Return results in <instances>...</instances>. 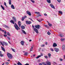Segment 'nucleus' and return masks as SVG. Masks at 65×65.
<instances>
[{
  "label": "nucleus",
  "instance_id": "nucleus-33",
  "mask_svg": "<svg viewBox=\"0 0 65 65\" xmlns=\"http://www.w3.org/2000/svg\"><path fill=\"white\" fill-rule=\"evenodd\" d=\"M37 20L38 22H41V19H40L39 20H38V19H37Z\"/></svg>",
  "mask_w": 65,
  "mask_h": 65
},
{
  "label": "nucleus",
  "instance_id": "nucleus-26",
  "mask_svg": "<svg viewBox=\"0 0 65 65\" xmlns=\"http://www.w3.org/2000/svg\"><path fill=\"white\" fill-rule=\"evenodd\" d=\"M58 13L60 14H61V15H62V14H63L62 12V11H58Z\"/></svg>",
  "mask_w": 65,
  "mask_h": 65
},
{
  "label": "nucleus",
  "instance_id": "nucleus-29",
  "mask_svg": "<svg viewBox=\"0 0 65 65\" xmlns=\"http://www.w3.org/2000/svg\"><path fill=\"white\" fill-rule=\"evenodd\" d=\"M47 22L48 23V25H49L50 27H51V26H52V25L50 23L48 22L47 21Z\"/></svg>",
  "mask_w": 65,
  "mask_h": 65
},
{
  "label": "nucleus",
  "instance_id": "nucleus-14",
  "mask_svg": "<svg viewBox=\"0 0 65 65\" xmlns=\"http://www.w3.org/2000/svg\"><path fill=\"white\" fill-rule=\"evenodd\" d=\"M57 46V44L55 43H53V47H56V46Z\"/></svg>",
  "mask_w": 65,
  "mask_h": 65
},
{
  "label": "nucleus",
  "instance_id": "nucleus-3",
  "mask_svg": "<svg viewBox=\"0 0 65 65\" xmlns=\"http://www.w3.org/2000/svg\"><path fill=\"white\" fill-rule=\"evenodd\" d=\"M35 28H37V29H39V28H40V27H41V26L39 25H35Z\"/></svg>",
  "mask_w": 65,
  "mask_h": 65
},
{
  "label": "nucleus",
  "instance_id": "nucleus-39",
  "mask_svg": "<svg viewBox=\"0 0 65 65\" xmlns=\"http://www.w3.org/2000/svg\"><path fill=\"white\" fill-rule=\"evenodd\" d=\"M24 55L25 56H27V55H28V53H27V52H26L24 54Z\"/></svg>",
  "mask_w": 65,
  "mask_h": 65
},
{
  "label": "nucleus",
  "instance_id": "nucleus-19",
  "mask_svg": "<svg viewBox=\"0 0 65 65\" xmlns=\"http://www.w3.org/2000/svg\"><path fill=\"white\" fill-rule=\"evenodd\" d=\"M11 7L12 9H15V8H14V6L13 5H11Z\"/></svg>",
  "mask_w": 65,
  "mask_h": 65
},
{
  "label": "nucleus",
  "instance_id": "nucleus-20",
  "mask_svg": "<svg viewBox=\"0 0 65 65\" xmlns=\"http://www.w3.org/2000/svg\"><path fill=\"white\" fill-rule=\"evenodd\" d=\"M3 26L4 27H5V28H8V29L9 28V27L8 26H7L5 25H4Z\"/></svg>",
  "mask_w": 65,
  "mask_h": 65
},
{
  "label": "nucleus",
  "instance_id": "nucleus-54",
  "mask_svg": "<svg viewBox=\"0 0 65 65\" xmlns=\"http://www.w3.org/2000/svg\"><path fill=\"white\" fill-rule=\"evenodd\" d=\"M4 5H5V6L6 5V3H5V2L4 3Z\"/></svg>",
  "mask_w": 65,
  "mask_h": 65
},
{
  "label": "nucleus",
  "instance_id": "nucleus-46",
  "mask_svg": "<svg viewBox=\"0 0 65 65\" xmlns=\"http://www.w3.org/2000/svg\"><path fill=\"white\" fill-rule=\"evenodd\" d=\"M7 38L8 40H10V38L9 37H7Z\"/></svg>",
  "mask_w": 65,
  "mask_h": 65
},
{
  "label": "nucleus",
  "instance_id": "nucleus-28",
  "mask_svg": "<svg viewBox=\"0 0 65 65\" xmlns=\"http://www.w3.org/2000/svg\"><path fill=\"white\" fill-rule=\"evenodd\" d=\"M47 1L48 3H51V0H47Z\"/></svg>",
  "mask_w": 65,
  "mask_h": 65
},
{
  "label": "nucleus",
  "instance_id": "nucleus-13",
  "mask_svg": "<svg viewBox=\"0 0 65 65\" xmlns=\"http://www.w3.org/2000/svg\"><path fill=\"white\" fill-rule=\"evenodd\" d=\"M27 18V17H22L21 19L22 21H24V19H25V18Z\"/></svg>",
  "mask_w": 65,
  "mask_h": 65
},
{
  "label": "nucleus",
  "instance_id": "nucleus-9",
  "mask_svg": "<svg viewBox=\"0 0 65 65\" xmlns=\"http://www.w3.org/2000/svg\"><path fill=\"white\" fill-rule=\"evenodd\" d=\"M50 6L52 8H53V9H55V7L52 4H50Z\"/></svg>",
  "mask_w": 65,
  "mask_h": 65
},
{
  "label": "nucleus",
  "instance_id": "nucleus-37",
  "mask_svg": "<svg viewBox=\"0 0 65 65\" xmlns=\"http://www.w3.org/2000/svg\"><path fill=\"white\" fill-rule=\"evenodd\" d=\"M59 60L60 61L62 62V61H63V59L62 58H60L59 59Z\"/></svg>",
  "mask_w": 65,
  "mask_h": 65
},
{
  "label": "nucleus",
  "instance_id": "nucleus-51",
  "mask_svg": "<svg viewBox=\"0 0 65 65\" xmlns=\"http://www.w3.org/2000/svg\"><path fill=\"white\" fill-rule=\"evenodd\" d=\"M29 19H30V20H31V21H32V22H34L33 20H32V19H31V18H29Z\"/></svg>",
  "mask_w": 65,
  "mask_h": 65
},
{
  "label": "nucleus",
  "instance_id": "nucleus-53",
  "mask_svg": "<svg viewBox=\"0 0 65 65\" xmlns=\"http://www.w3.org/2000/svg\"><path fill=\"white\" fill-rule=\"evenodd\" d=\"M44 15L45 16H47V14L46 13H44Z\"/></svg>",
  "mask_w": 65,
  "mask_h": 65
},
{
  "label": "nucleus",
  "instance_id": "nucleus-42",
  "mask_svg": "<svg viewBox=\"0 0 65 65\" xmlns=\"http://www.w3.org/2000/svg\"><path fill=\"white\" fill-rule=\"evenodd\" d=\"M47 34L48 35H51V33L50 32H47Z\"/></svg>",
  "mask_w": 65,
  "mask_h": 65
},
{
  "label": "nucleus",
  "instance_id": "nucleus-1",
  "mask_svg": "<svg viewBox=\"0 0 65 65\" xmlns=\"http://www.w3.org/2000/svg\"><path fill=\"white\" fill-rule=\"evenodd\" d=\"M7 54L8 58L9 59H11L12 57V55L9 53H7Z\"/></svg>",
  "mask_w": 65,
  "mask_h": 65
},
{
  "label": "nucleus",
  "instance_id": "nucleus-27",
  "mask_svg": "<svg viewBox=\"0 0 65 65\" xmlns=\"http://www.w3.org/2000/svg\"><path fill=\"white\" fill-rule=\"evenodd\" d=\"M21 28L22 29H25V27L24 26H21Z\"/></svg>",
  "mask_w": 65,
  "mask_h": 65
},
{
  "label": "nucleus",
  "instance_id": "nucleus-31",
  "mask_svg": "<svg viewBox=\"0 0 65 65\" xmlns=\"http://www.w3.org/2000/svg\"><path fill=\"white\" fill-rule=\"evenodd\" d=\"M44 26L45 27H46L47 28H49V27H48V26H47V25H44Z\"/></svg>",
  "mask_w": 65,
  "mask_h": 65
},
{
  "label": "nucleus",
  "instance_id": "nucleus-64",
  "mask_svg": "<svg viewBox=\"0 0 65 65\" xmlns=\"http://www.w3.org/2000/svg\"><path fill=\"white\" fill-rule=\"evenodd\" d=\"M39 65H42V63H39Z\"/></svg>",
  "mask_w": 65,
  "mask_h": 65
},
{
  "label": "nucleus",
  "instance_id": "nucleus-4",
  "mask_svg": "<svg viewBox=\"0 0 65 65\" xmlns=\"http://www.w3.org/2000/svg\"><path fill=\"white\" fill-rule=\"evenodd\" d=\"M41 55H38L37 56V57H36V59H38L39 57H41V56H42L43 55V54L42 53H40Z\"/></svg>",
  "mask_w": 65,
  "mask_h": 65
},
{
  "label": "nucleus",
  "instance_id": "nucleus-16",
  "mask_svg": "<svg viewBox=\"0 0 65 65\" xmlns=\"http://www.w3.org/2000/svg\"><path fill=\"white\" fill-rule=\"evenodd\" d=\"M46 63L48 65H51V62L49 61H47L46 62Z\"/></svg>",
  "mask_w": 65,
  "mask_h": 65
},
{
  "label": "nucleus",
  "instance_id": "nucleus-6",
  "mask_svg": "<svg viewBox=\"0 0 65 65\" xmlns=\"http://www.w3.org/2000/svg\"><path fill=\"white\" fill-rule=\"evenodd\" d=\"M27 14H28L29 15V16H31V13L29 11H26Z\"/></svg>",
  "mask_w": 65,
  "mask_h": 65
},
{
  "label": "nucleus",
  "instance_id": "nucleus-56",
  "mask_svg": "<svg viewBox=\"0 0 65 65\" xmlns=\"http://www.w3.org/2000/svg\"><path fill=\"white\" fill-rule=\"evenodd\" d=\"M63 59L65 60V55H64V57H63Z\"/></svg>",
  "mask_w": 65,
  "mask_h": 65
},
{
  "label": "nucleus",
  "instance_id": "nucleus-32",
  "mask_svg": "<svg viewBox=\"0 0 65 65\" xmlns=\"http://www.w3.org/2000/svg\"><path fill=\"white\" fill-rule=\"evenodd\" d=\"M1 7L3 9V10H4V7L2 5H1Z\"/></svg>",
  "mask_w": 65,
  "mask_h": 65
},
{
  "label": "nucleus",
  "instance_id": "nucleus-23",
  "mask_svg": "<svg viewBox=\"0 0 65 65\" xmlns=\"http://www.w3.org/2000/svg\"><path fill=\"white\" fill-rule=\"evenodd\" d=\"M22 32H23L24 34H25V35H26V34H27V33H26V32H25V31L24 30H22Z\"/></svg>",
  "mask_w": 65,
  "mask_h": 65
},
{
  "label": "nucleus",
  "instance_id": "nucleus-18",
  "mask_svg": "<svg viewBox=\"0 0 65 65\" xmlns=\"http://www.w3.org/2000/svg\"><path fill=\"white\" fill-rule=\"evenodd\" d=\"M1 48L2 51H4V52H5V49H4V48L3 47L1 46Z\"/></svg>",
  "mask_w": 65,
  "mask_h": 65
},
{
  "label": "nucleus",
  "instance_id": "nucleus-60",
  "mask_svg": "<svg viewBox=\"0 0 65 65\" xmlns=\"http://www.w3.org/2000/svg\"><path fill=\"white\" fill-rule=\"evenodd\" d=\"M13 21L11 20V21H10V22H11V23H12Z\"/></svg>",
  "mask_w": 65,
  "mask_h": 65
},
{
  "label": "nucleus",
  "instance_id": "nucleus-21",
  "mask_svg": "<svg viewBox=\"0 0 65 65\" xmlns=\"http://www.w3.org/2000/svg\"><path fill=\"white\" fill-rule=\"evenodd\" d=\"M3 26L4 27H5V28H8V29L9 28V27L8 26H7L5 25H4Z\"/></svg>",
  "mask_w": 65,
  "mask_h": 65
},
{
  "label": "nucleus",
  "instance_id": "nucleus-47",
  "mask_svg": "<svg viewBox=\"0 0 65 65\" xmlns=\"http://www.w3.org/2000/svg\"><path fill=\"white\" fill-rule=\"evenodd\" d=\"M0 57H3V55L1 54L0 55Z\"/></svg>",
  "mask_w": 65,
  "mask_h": 65
},
{
  "label": "nucleus",
  "instance_id": "nucleus-58",
  "mask_svg": "<svg viewBox=\"0 0 65 65\" xmlns=\"http://www.w3.org/2000/svg\"><path fill=\"white\" fill-rule=\"evenodd\" d=\"M32 28L34 29V25H32Z\"/></svg>",
  "mask_w": 65,
  "mask_h": 65
},
{
  "label": "nucleus",
  "instance_id": "nucleus-22",
  "mask_svg": "<svg viewBox=\"0 0 65 65\" xmlns=\"http://www.w3.org/2000/svg\"><path fill=\"white\" fill-rule=\"evenodd\" d=\"M13 19L14 20V22H16V18H15V17H13Z\"/></svg>",
  "mask_w": 65,
  "mask_h": 65
},
{
  "label": "nucleus",
  "instance_id": "nucleus-17",
  "mask_svg": "<svg viewBox=\"0 0 65 65\" xmlns=\"http://www.w3.org/2000/svg\"><path fill=\"white\" fill-rule=\"evenodd\" d=\"M21 45H24V42L23 41H21Z\"/></svg>",
  "mask_w": 65,
  "mask_h": 65
},
{
  "label": "nucleus",
  "instance_id": "nucleus-25",
  "mask_svg": "<svg viewBox=\"0 0 65 65\" xmlns=\"http://www.w3.org/2000/svg\"><path fill=\"white\" fill-rule=\"evenodd\" d=\"M9 5H11V0H9Z\"/></svg>",
  "mask_w": 65,
  "mask_h": 65
},
{
  "label": "nucleus",
  "instance_id": "nucleus-41",
  "mask_svg": "<svg viewBox=\"0 0 65 65\" xmlns=\"http://www.w3.org/2000/svg\"><path fill=\"white\" fill-rule=\"evenodd\" d=\"M33 49V47L32 46L31 48H30V51H32V50Z\"/></svg>",
  "mask_w": 65,
  "mask_h": 65
},
{
  "label": "nucleus",
  "instance_id": "nucleus-38",
  "mask_svg": "<svg viewBox=\"0 0 65 65\" xmlns=\"http://www.w3.org/2000/svg\"><path fill=\"white\" fill-rule=\"evenodd\" d=\"M7 35H8V36H10V34H9V32H7Z\"/></svg>",
  "mask_w": 65,
  "mask_h": 65
},
{
  "label": "nucleus",
  "instance_id": "nucleus-55",
  "mask_svg": "<svg viewBox=\"0 0 65 65\" xmlns=\"http://www.w3.org/2000/svg\"><path fill=\"white\" fill-rule=\"evenodd\" d=\"M29 64L28 63H27L26 64H25L24 65H29Z\"/></svg>",
  "mask_w": 65,
  "mask_h": 65
},
{
  "label": "nucleus",
  "instance_id": "nucleus-24",
  "mask_svg": "<svg viewBox=\"0 0 65 65\" xmlns=\"http://www.w3.org/2000/svg\"><path fill=\"white\" fill-rule=\"evenodd\" d=\"M48 58H51V53L48 54Z\"/></svg>",
  "mask_w": 65,
  "mask_h": 65
},
{
  "label": "nucleus",
  "instance_id": "nucleus-34",
  "mask_svg": "<svg viewBox=\"0 0 65 65\" xmlns=\"http://www.w3.org/2000/svg\"><path fill=\"white\" fill-rule=\"evenodd\" d=\"M35 13L36 14H40V12H35Z\"/></svg>",
  "mask_w": 65,
  "mask_h": 65
},
{
  "label": "nucleus",
  "instance_id": "nucleus-30",
  "mask_svg": "<svg viewBox=\"0 0 65 65\" xmlns=\"http://www.w3.org/2000/svg\"><path fill=\"white\" fill-rule=\"evenodd\" d=\"M18 65H22V64H21V63L19 61H18V63H17Z\"/></svg>",
  "mask_w": 65,
  "mask_h": 65
},
{
  "label": "nucleus",
  "instance_id": "nucleus-10",
  "mask_svg": "<svg viewBox=\"0 0 65 65\" xmlns=\"http://www.w3.org/2000/svg\"><path fill=\"white\" fill-rule=\"evenodd\" d=\"M18 24L19 25V27H21V21H18Z\"/></svg>",
  "mask_w": 65,
  "mask_h": 65
},
{
  "label": "nucleus",
  "instance_id": "nucleus-59",
  "mask_svg": "<svg viewBox=\"0 0 65 65\" xmlns=\"http://www.w3.org/2000/svg\"><path fill=\"white\" fill-rule=\"evenodd\" d=\"M45 44H46V45H47V42H46L45 43Z\"/></svg>",
  "mask_w": 65,
  "mask_h": 65
},
{
  "label": "nucleus",
  "instance_id": "nucleus-12",
  "mask_svg": "<svg viewBox=\"0 0 65 65\" xmlns=\"http://www.w3.org/2000/svg\"><path fill=\"white\" fill-rule=\"evenodd\" d=\"M62 49L63 50H65V45H63L62 46Z\"/></svg>",
  "mask_w": 65,
  "mask_h": 65
},
{
  "label": "nucleus",
  "instance_id": "nucleus-35",
  "mask_svg": "<svg viewBox=\"0 0 65 65\" xmlns=\"http://www.w3.org/2000/svg\"><path fill=\"white\" fill-rule=\"evenodd\" d=\"M44 57L45 58H46V59H47L48 58V56L46 55H45L44 56Z\"/></svg>",
  "mask_w": 65,
  "mask_h": 65
},
{
  "label": "nucleus",
  "instance_id": "nucleus-8",
  "mask_svg": "<svg viewBox=\"0 0 65 65\" xmlns=\"http://www.w3.org/2000/svg\"><path fill=\"white\" fill-rule=\"evenodd\" d=\"M54 50L56 52H58V51H59V49L57 48H55Z\"/></svg>",
  "mask_w": 65,
  "mask_h": 65
},
{
  "label": "nucleus",
  "instance_id": "nucleus-44",
  "mask_svg": "<svg viewBox=\"0 0 65 65\" xmlns=\"http://www.w3.org/2000/svg\"><path fill=\"white\" fill-rule=\"evenodd\" d=\"M57 2L59 3L61 2V0H57Z\"/></svg>",
  "mask_w": 65,
  "mask_h": 65
},
{
  "label": "nucleus",
  "instance_id": "nucleus-49",
  "mask_svg": "<svg viewBox=\"0 0 65 65\" xmlns=\"http://www.w3.org/2000/svg\"><path fill=\"white\" fill-rule=\"evenodd\" d=\"M11 50L12 51L14 52H15V51H14V49H12V48H11Z\"/></svg>",
  "mask_w": 65,
  "mask_h": 65
},
{
  "label": "nucleus",
  "instance_id": "nucleus-2",
  "mask_svg": "<svg viewBox=\"0 0 65 65\" xmlns=\"http://www.w3.org/2000/svg\"><path fill=\"white\" fill-rule=\"evenodd\" d=\"M15 25L14 24V26L15 29L17 30H19V29H20V28L18 26V25H17L16 23H15Z\"/></svg>",
  "mask_w": 65,
  "mask_h": 65
},
{
  "label": "nucleus",
  "instance_id": "nucleus-52",
  "mask_svg": "<svg viewBox=\"0 0 65 65\" xmlns=\"http://www.w3.org/2000/svg\"><path fill=\"white\" fill-rule=\"evenodd\" d=\"M4 37H6L7 36V35H4Z\"/></svg>",
  "mask_w": 65,
  "mask_h": 65
},
{
  "label": "nucleus",
  "instance_id": "nucleus-43",
  "mask_svg": "<svg viewBox=\"0 0 65 65\" xmlns=\"http://www.w3.org/2000/svg\"><path fill=\"white\" fill-rule=\"evenodd\" d=\"M61 41H64V40H65V39H61Z\"/></svg>",
  "mask_w": 65,
  "mask_h": 65
},
{
  "label": "nucleus",
  "instance_id": "nucleus-50",
  "mask_svg": "<svg viewBox=\"0 0 65 65\" xmlns=\"http://www.w3.org/2000/svg\"><path fill=\"white\" fill-rule=\"evenodd\" d=\"M44 45H41V47H44Z\"/></svg>",
  "mask_w": 65,
  "mask_h": 65
},
{
  "label": "nucleus",
  "instance_id": "nucleus-63",
  "mask_svg": "<svg viewBox=\"0 0 65 65\" xmlns=\"http://www.w3.org/2000/svg\"><path fill=\"white\" fill-rule=\"evenodd\" d=\"M1 31L3 32H4V30H2Z\"/></svg>",
  "mask_w": 65,
  "mask_h": 65
},
{
  "label": "nucleus",
  "instance_id": "nucleus-11",
  "mask_svg": "<svg viewBox=\"0 0 65 65\" xmlns=\"http://www.w3.org/2000/svg\"><path fill=\"white\" fill-rule=\"evenodd\" d=\"M59 36L60 37H64V36L62 34H60L59 35Z\"/></svg>",
  "mask_w": 65,
  "mask_h": 65
},
{
  "label": "nucleus",
  "instance_id": "nucleus-7",
  "mask_svg": "<svg viewBox=\"0 0 65 65\" xmlns=\"http://www.w3.org/2000/svg\"><path fill=\"white\" fill-rule=\"evenodd\" d=\"M26 24H28V25H30V24H31L32 23L31 22L29 21H26Z\"/></svg>",
  "mask_w": 65,
  "mask_h": 65
},
{
  "label": "nucleus",
  "instance_id": "nucleus-48",
  "mask_svg": "<svg viewBox=\"0 0 65 65\" xmlns=\"http://www.w3.org/2000/svg\"><path fill=\"white\" fill-rule=\"evenodd\" d=\"M5 45L6 46L8 45V44H7V43L6 42H5Z\"/></svg>",
  "mask_w": 65,
  "mask_h": 65
},
{
  "label": "nucleus",
  "instance_id": "nucleus-36",
  "mask_svg": "<svg viewBox=\"0 0 65 65\" xmlns=\"http://www.w3.org/2000/svg\"><path fill=\"white\" fill-rule=\"evenodd\" d=\"M30 1H31L32 3H35V1H33V0H31Z\"/></svg>",
  "mask_w": 65,
  "mask_h": 65
},
{
  "label": "nucleus",
  "instance_id": "nucleus-5",
  "mask_svg": "<svg viewBox=\"0 0 65 65\" xmlns=\"http://www.w3.org/2000/svg\"><path fill=\"white\" fill-rule=\"evenodd\" d=\"M34 30L37 33H38V30L36 28H34Z\"/></svg>",
  "mask_w": 65,
  "mask_h": 65
},
{
  "label": "nucleus",
  "instance_id": "nucleus-57",
  "mask_svg": "<svg viewBox=\"0 0 65 65\" xmlns=\"http://www.w3.org/2000/svg\"><path fill=\"white\" fill-rule=\"evenodd\" d=\"M4 33L5 34H6V31H5L4 32Z\"/></svg>",
  "mask_w": 65,
  "mask_h": 65
},
{
  "label": "nucleus",
  "instance_id": "nucleus-61",
  "mask_svg": "<svg viewBox=\"0 0 65 65\" xmlns=\"http://www.w3.org/2000/svg\"><path fill=\"white\" fill-rule=\"evenodd\" d=\"M39 17H41V15H40V14H39Z\"/></svg>",
  "mask_w": 65,
  "mask_h": 65
},
{
  "label": "nucleus",
  "instance_id": "nucleus-45",
  "mask_svg": "<svg viewBox=\"0 0 65 65\" xmlns=\"http://www.w3.org/2000/svg\"><path fill=\"white\" fill-rule=\"evenodd\" d=\"M5 64L6 65H8L9 64V63L7 62H5Z\"/></svg>",
  "mask_w": 65,
  "mask_h": 65
},
{
  "label": "nucleus",
  "instance_id": "nucleus-62",
  "mask_svg": "<svg viewBox=\"0 0 65 65\" xmlns=\"http://www.w3.org/2000/svg\"><path fill=\"white\" fill-rule=\"evenodd\" d=\"M7 61L9 62L10 61V59H8L7 60Z\"/></svg>",
  "mask_w": 65,
  "mask_h": 65
},
{
  "label": "nucleus",
  "instance_id": "nucleus-40",
  "mask_svg": "<svg viewBox=\"0 0 65 65\" xmlns=\"http://www.w3.org/2000/svg\"><path fill=\"white\" fill-rule=\"evenodd\" d=\"M50 50L52 52H54V50L53 49V48H50Z\"/></svg>",
  "mask_w": 65,
  "mask_h": 65
},
{
  "label": "nucleus",
  "instance_id": "nucleus-15",
  "mask_svg": "<svg viewBox=\"0 0 65 65\" xmlns=\"http://www.w3.org/2000/svg\"><path fill=\"white\" fill-rule=\"evenodd\" d=\"M1 43L2 45L3 46H4V43H5V42H1Z\"/></svg>",
  "mask_w": 65,
  "mask_h": 65
}]
</instances>
